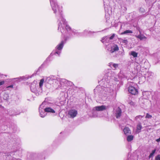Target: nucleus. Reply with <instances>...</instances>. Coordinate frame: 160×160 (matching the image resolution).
Here are the masks:
<instances>
[{"label":"nucleus","instance_id":"obj_1","mask_svg":"<svg viewBox=\"0 0 160 160\" xmlns=\"http://www.w3.org/2000/svg\"><path fill=\"white\" fill-rule=\"evenodd\" d=\"M58 30L64 36V40H62L60 43L58 44L53 50L51 54V55H55L57 56H59L63 48L64 45L66 41L71 38L73 36V34L77 36L82 35L89 36L96 32L87 30H85L82 33L77 32V31L71 28L67 24L65 19L63 18H61V21L60 20L58 23Z\"/></svg>","mask_w":160,"mask_h":160},{"label":"nucleus","instance_id":"obj_2","mask_svg":"<svg viewBox=\"0 0 160 160\" xmlns=\"http://www.w3.org/2000/svg\"><path fill=\"white\" fill-rule=\"evenodd\" d=\"M51 5L54 13L56 14L57 16L59 17L58 18V23L59 21L60 20L61 21V18L63 17L62 14V7L59 6L55 0H50Z\"/></svg>","mask_w":160,"mask_h":160},{"label":"nucleus","instance_id":"obj_3","mask_svg":"<svg viewBox=\"0 0 160 160\" xmlns=\"http://www.w3.org/2000/svg\"><path fill=\"white\" fill-rule=\"evenodd\" d=\"M111 75L110 73L109 72L108 74H105L103 78L100 82L101 86L105 88L104 90L109 93H111L112 92V89L109 86L111 85H110V81L109 79L110 78V76H109L108 78H106L108 75Z\"/></svg>","mask_w":160,"mask_h":160},{"label":"nucleus","instance_id":"obj_4","mask_svg":"<svg viewBox=\"0 0 160 160\" xmlns=\"http://www.w3.org/2000/svg\"><path fill=\"white\" fill-rule=\"evenodd\" d=\"M45 82L46 87L48 88L50 87V85L53 87L56 86L59 83L58 78H57L55 76L51 75L47 78Z\"/></svg>","mask_w":160,"mask_h":160},{"label":"nucleus","instance_id":"obj_5","mask_svg":"<svg viewBox=\"0 0 160 160\" xmlns=\"http://www.w3.org/2000/svg\"><path fill=\"white\" fill-rule=\"evenodd\" d=\"M106 109V107L104 105H102L101 106H97L95 107L93 110L94 111L92 117L94 118H96L98 117L96 111H101L105 110Z\"/></svg>","mask_w":160,"mask_h":160},{"label":"nucleus","instance_id":"obj_6","mask_svg":"<svg viewBox=\"0 0 160 160\" xmlns=\"http://www.w3.org/2000/svg\"><path fill=\"white\" fill-rule=\"evenodd\" d=\"M58 80L59 83H60L61 87L62 86L63 87L64 86H72L73 85L72 82L68 81L65 79H60L58 78Z\"/></svg>","mask_w":160,"mask_h":160},{"label":"nucleus","instance_id":"obj_7","mask_svg":"<svg viewBox=\"0 0 160 160\" xmlns=\"http://www.w3.org/2000/svg\"><path fill=\"white\" fill-rule=\"evenodd\" d=\"M45 102H43L40 105L39 108L40 115L41 117L44 118L47 115L46 112L45 111V108H43Z\"/></svg>","mask_w":160,"mask_h":160},{"label":"nucleus","instance_id":"obj_8","mask_svg":"<svg viewBox=\"0 0 160 160\" xmlns=\"http://www.w3.org/2000/svg\"><path fill=\"white\" fill-rule=\"evenodd\" d=\"M113 113L117 118H120L121 115L122 111L119 107H115L113 109Z\"/></svg>","mask_w":160,"mask_h":160},{"label":"nucleus","instance_id":"obj_9","mask_svg":"<svg viewBox=\"0 0 160 160\" xmlns=\"http://www.w3.org/2000/svg\"><path fill=\"white\" fill-rule=\"evenodd\" d=\"M109 72H110L111 73V75H108V76L107 77V78L109 77V76H110V78L109 79L110 83H111V82H112L113 80H114L115 81H118V78H117L115 77L114 76V73H112L111 70L110 69H108L107 71V72L105 74H108Z\"/></svg>","mask_w":160,"mask_h":160},{"label":"nucleus","instance_id":"obj_10","mask_svg":"<svg viewBox=\"0 0 160 160\" xmlns=\"http://www.w3.org/2000/svg\"><path fill=\"white\" fill-rule=\"evenodd\" d=\"M68 114L70 118H73L77 116L78 112L75 109H71L68 111Z\"/></svg>","mask_w":160,"mask_h":160},{"label":"nucleus","instance_id":"obj_11","mask_svg":"<svg viewBox=\"0 0 160 160\" xmlns=\"http://www.w3.org/2000/svg\"><path fill=\"white\" fill-rule=\"evenodd\" d=\"M128 91L129 93L133 95H136L138 94V91L135 87L130 86L128 88Z\"/></svg>","mask_w":160,"mask_h":160},{"label":"nucleus","instance_id":"obj_12","mask_svg":"<svg viewBox=\"0 0 160 160\" xmlns=\"http://www.w3.org/2000/svg\"><path fill=\"white\" fill-rule=\"evenodd\" d=\"M118 50L119 48L117 44H113L111 46V48L108 49V51L111 53H112L118 51Z\"/></svg>","mask_w":160,"mask_h":160},{"label":"nucleus","instance_id":"obj_13","mask_svg":"<svg viewBox=\"0 0 160 160\" xmlns=\"http://www.w3.org/2000/svg\"><path fill=\"white\" fill-rule=\"evenodd\" d=\"M109 0H103L104 8L105 12H108L109 9H110V8L109 6L106 4H108Z\"/></svg>","mask_w":160,"mask_h":160},{"label":"nucleus","instance_id":"obj_14","mask_svg":"<svg viewBox=\"0 0 160 160\" xmlns=\"http://www.w3.org/2000/svg\"><path fill=\"white\" fill-rule=\"evenodd\" d=\"M34 157H37V158H36V160L39 159L41 160L45 159L44 156L42 153L35 154L34 155Z\"/></svg>","mask_w":160,"mask_h":160},{"label":"nucleus","instance_id":"obj_15","mask_svg":"<svg viewBox=\"0 0 160 160\" xmlns=\"http://www.w3.org/2000/svg\"><path fill=\"white\" fill-rule=\"evenodd\" d=\"M119 65V64L114 63L113 62H110L108 64V66L113 69L118 68Z\"/></svg>","mask_w":160,"mask_h":160},{"label":"nucleus","instance_id":"obj_16","mask_svg":"<svg viewBox=\"0 0 160 160\" xmlns=\"http://www.w3.org/2000/svg\"><path fill=\"white\" fill-rule=\"evenodd\" d=\"M142 128V126L141 123L139 122L137 124V129L136 130V132L137 133H139L141 131V129Z\"/></svg>","mask_w":160,"mask_h":160},{"label":"nucleus","instance_id":"obj_17","mask_svg":"<svg viewBox=\"0 0 160 160\" xmlns=\"http://www.w3.org/2000/svg\"><path fill=\"white\" fill-rule=\"evenodd\" d=\"M135 37L137 38L140 39V40H142L144 39H146L147 38L143 34H140L138 35H136Z\"/></svg>","mask_w":160,"mask_h":160},{"label":"nucleus","instance_id":"obj_18","mask_svg":"<svg viewBox=\"0 0 160 160\" xmlns=\"http://www.w3.org/2000/svg\"><path fill=\"white\" fill-rule=\"evenodd\" d=\"M8 127L7 124H3L1 128V132H3L6 131L8 130Z\"/></svg>","mask_w":160,"mask_h":160},{"label":"nucleus","instance_id":"obj_19","mask_svg":"<svg viewBox=\"0 0 160 160\" xmlns=\"http://www.w3.org/2000/svg\"><path fill=\"white\" fill-rule=\"evenodd\" d=\"M45 111L47 112L55 113V111L52 108L50 107L46 108H45Z\"/></svg>","mask_w":160,"mask_h":160},{"label":"nucleus","instance_id":"obj_20","mask_svg":"<svg viewBox=\"0 0 160 160\" xmlns=\"http://www.w3.org/2000/svg\"><path fill=\"white\" fill-rule=\"evenodd\" d=\"M123 132H124V134L125 135L130 134L131 132L130 129L127 127H125V128H124L123 129Z\"/></svg>","mask_w":160,"mask_h":160},{"label":"nucleus","instance_id":"obj_21","mask_svg":"<svg viewBox=\"0 0 160 160\" xmlns=\"http://www.w3.org/2000/svg\"><path fill=\"white\" fill-rule=\"evenodd\" d=\"M31 91L32 92H35L36 90V85L34 83H32L31 85V86L30 87Z\"/></svg>","mask_w":160,"mask_h":160},{"label":"nucleus","instance_id":"obj_22","mask_svg":"<svg viewBox=\"0 0 160 160\" xmlns=\"http://www.w3.org/2000/svg\"><path fill=\"white\" fill-rule=\"evenodd\" d=\"M144 116H141V115H138L135 118V119L138 122H140L141 121L142 118H143Z\"/></svg>","mask_w":160,"mask_h":160},{"label":"nucleus","instance_id":"obj_23","mask_svg":"<svg viewBox=\"0 0 160 160\" xmlns=\"http://www.w3.org/2000/svg\"><path fill=\"white\" fill-rule=\"evenodd\" d=\"M109 40L108 38L107 37H105L103 38L101 40V41L103 43H105L106 42H107Z\"/></svg>","mask_w":160,"mask_h":160},{"label":"nucleus","instance_id":"obj_24","mask_svg":"<svg viewBox=\"0 0 160 160\" xmlns=\"http://www.w3.org/2000/svg\"><path fill=\"white\" fill-rule=\"evenodd\" d=\"M129 54L133 56L134 58H137L138 57V53L134 51H131Z\"/></svg>","mask_w":160,"mask_h":160},{"label":"nucleus","instance_id":"obj_25","mask_svg":"<svg viewBox=\"0 0 160 160\" xmlns=\"http://www.w3.org/2000/svg\"><path fill=\"white\" fill-rule=\"evenodd\" d=\"M132 33V32L131 30H126L125 31H124V32L121 33L120 34L121 35L128 34L129 33Z\"/></svg>","mask_w":160,"mask_h":160},{"label":"nucleus","instance_id":"obj_26","mask_svg":"<svg viewBox=\"0 0 160 160\" xmlns=\"http://www.w3.org/2000/svg\"><path fill=\"white\" fill-rule=\"evenodd\" d=\"M133 139V136L132 135L128 136L127 137V140L128 142H130Z\"/></svg>","mask_w":160,"mask_h":160},{"label":"nucleus","instance_id":"obj_27","mask_svg":"<svg viewBox=\"0 0 160 160\" xmlns=\"http://www.w3.org/2000/svg\"><path fill=\"white\" fill-rule=\"evenodd\" d=\"M44 82V79H42L40 80V82H39V87L40 88H42V86H43Z\"/></svg>","mask_w":160,"mask_h":160},{"label":"nucleus","instance_id":"obj_28","mask_svg":"<svg viewBox=\"0 0 160 160\" xmlns=\"http://www.w3.org/2000/svg\"><path fill=\"white\" fill-rule=\"evenodd\" d=\"M3 98L4 99L8 100L9 98L8 94L7 93H5L3 95Z\"/></svg>","mask_w":160,"mask_h":160},{"label":"nucleus","instance_id":"obj_29","mask_svg":"<svg viewBox=\"0 0 160 160\" xmlns=\"http://www.w3.org/2000/svg\"><path fill=\"white\" fill-rule=\"evenodd\" d=\"M156 152V149H154L152 151V152L151 153L150 155H149V157L150 158L151 157H152L154 153H155Z\"/></svg>","mask_w":160,"mask_h":160},{"label":"nucleus","instance_id":"obj_30","mask_svg":"<svg viewBox=\"0 0 160 160\" xmlns=\"http://www.w3.org/2000/svg\"><path fill=\"white\" fill-rule=\"evenodd\" d=\"M24 78H25L24 77H20V78H15L14 79H16L17 81H20V79H21V80H23L24 79Z\"/></svg>","mask_w":160,"mask_h":160},{"label":"nucleus","instance_id":"obj_31","mask_svg":"<svg viewBox=\"0 0 160 160\" xmlns=\"http://www.w3.org/2000/svg\"><path fill=\"white\" fill-rule=\"evenodd\" d=\"M122 42L125 43L126 44H127L128 43V41L126 39H122L121 40Z\"/></svg>","mask_w":160,"mask_h":160},{"label":"nucleus","instance_id":"obj_32","mask_svg":"<svg viewBox=\"0 0 160 160\" xmlns=\"http://www.w3.org/2000/svg\"><path fill=\"white\" fill-rule=\"evenodd\" d=\"M152 117V116L151 115L149 114L148 113H147V115H146V116L145 117V118H150Z\"/></svg>","mask_w":160,"mask_h":160},{"label":"nucleus","instance_id":"obj_33","mask_svg":"<svg viewBox=\"0 0 160 160\" xmlns=\"http://www.w3.org/2000/svg\"><path fill=\"white\" fill-rule=\"evenodd\" d=\"M155 160H160V154L156 156Z\"/></svg>","mask_w":160,"mask_h":160},{"label":"nucleus","instance_id":"obj_34","mask_svg":"<svg viewBox=\"0 0 160 160\" xmlns=\"http://www.w3.org/2000/svg\"><path fill=\"white\" fill-rule=\"evenodd\" d=\"M115 36V34H113L109 38V40H112L113 39Z\"/></svg>","mask_w":160,"mask_h":160},{"label":"nucleus","instance_id":"obj_35","mask_svg":"<svg viewBox=\"0 0 160 160\" xmlns=\"http://www.w3.org/2000/svg\"><path fill=\"white\" fill-rule=\"evenodd\" d=\"M4 83L5 82L4 80L0 81V86L4 84Z\"/></svg>","mask_w":160,"mask_h":160},{"label":"nucleus","instance_id":"obj_36","mask_svg":"<svg viewBox=\"0 0 160 160\" xmlns=\"http://www.w3.org/2000/svg\"><path fill=\"white\" fill-rule=\"evenodd\" d=\"M137 29L138 31L139 34L142 33L141 31V30H140V28H137Z\"/></svg>","mask_w":160,"mask_h":160},{"label":"nucleus","instance_id":"obj_37","mask_svg":"<svg viewBox=\"0 0 160 160\" xmlns=\"http://www.w3.org/2000/svg\"><path fill=\"white\" fill-rule=\"evenodd\" d=\"M129 103L131 105H134V102L132 101H130Z\"/></svg>","mask_w":160,"mask_h":160},{"label":"nucleus","instance_id":"obj_38","mask_svg":"<svg viewBox=\"0 0 160 160\" xmlns=\"http://www.w3.org/2000/svg\"><path fill=\"white\" fill-rule=\"evenodd\" d=\"M13 85H11L9 86H8L7 88H13Z\"/></svg>","mask_w":160,"mask_h":160},{"label":"nucleus","instance_id":"obj_39","mask_svg":"<svg viewBox=\"0 0 160 160\" xmlns=\"http://www.w3.org/2000/svg\"><path fill=\"white\" fill-rule=\"evenodd\" d=\"M98 87H97L94 90V92H96V91L98 90Z\"/></svg>","mask_w":160,"mask_h":160},{"label":"nucleus","instance_id":"obj_40","mask_svg":"<svg viewBox=\"0 0 160 160\" xmlns=\"http://www.w3.org/2000/svg\"><path fill=\"white\" fill-rule=\"evenodd\" d=\"M121 55L122 56H123L124 55L123 50V52H121Z\"/></svg>","mask_w":160,"mask_h":160},{"label":"nucleus","instance_id":"obj_41","mask_svg":"<svg viewBox=\"0 0 160 160\" xmlns=\"http://www.w3.org/2000/svg\"><path fill=\"white\" fill-rule=\"evenodd\" d=\"M156 141L158 142H160V137L156 140Z\"/></svg>","mask_w":160,"mask_h":160},{"label":"nucleus","instance_id":"obj_42","mask_svg":"<svg viewBox=\"0 0 160 160\" xmlns=\"http://www.w3.org/2000/svg\"><path fill=\"white\" fill-rule=\"evenodd\" d=\"M121 75H122L121 74V73H119V75H118V77H119V78H120V77L121 76Z\"/></svg>","mask_w":160,"mask_h":160},{"label":"nucleus","instance_id":"obj_43","mask_svg":"<svg viewBox=\"0 0 160 160\" xmlns=\"http://www.w3.org/2000/svg\"><path fill=\"white\" fill-rule=\"evenodd\" d=\"M143 8H140V11H142V12H143Z\"/></svg>","mask_w":160,"mask_h":160},{"label":"nucleus","instance_id":"obj_44","mask_svg":"<svg viewBox=\"0 0 160 160\" xmlns=\"http://www.w3.org/2000/svg\"><path fill=\"white\" fill-rule=\"evenodd\" d=\"M19 160H20V159H19Z\"/></svg>","mask_w":160,"mask_h":160}]
</instances>
